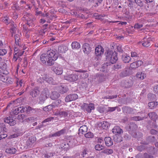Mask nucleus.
<instances>
[{
  "label": "nucleus",
  "mask_w": 158,
  "mask_h": 158,
  "mask_svg": "<svg viewBox=\"0 0 158 158\" xmlns=\"http://www.w3.org/2000/svg\"><path fill=\"white\" fill-rule=\"evenodd\" d=\"M106 59L112 64L115 63L118 60L117 54L116 52H113L112 51H108L106 53Z\"/></svg>",
  "instance_id": "1"
},
{
  "label": "nucleus",
  "mask_w": 158,
  "mask_h": 158,
  "mask_svg": "<svg viewBox=\"0 0 158 158\" xmlns=\"http://www.w3.org/2000/svg\"><path fill=\"white\" fill-rule=\"evenodd\" d=\"M47 55L49 58V62L50 65H53L54 61L56 60L58 58V56L55 51L53 50H49L47 52Z\"/></svg>",
  "instance_id": "2"
},
{
  "label": "nucleus",
  "mask_w": 158,
  "mask_h": 158,
  "mask_svg": "<svg viewBox=\"0 0 158 158\" xmlns=\"http://www.w3.org/2000/svg\"><path fill=\"white\" fill-rule=\"evenodd\" d=\"M23 19L27 21V24L29 26L33 27L34 26L35 19L31 14L28 13L24 15Z\"/></svg>",
  "instance_id": "3"
},
{
  "label": "nucleus",
  "mask_w": 158,
  "mask_h": 158,
  "mask_svg": "<svg viewBox=\"0 0 158 158\" xmlns=\"http://www.w3.org/2000/svg\"><path fill=\"white\" fill-rule=\"evenodd\" d=\"M8 74L0 73V81L7 83L12 84L14 81L13 79L8 77L7 75Z\"/></svg>",
  "instance_id": "4"
},
{
  "label": "nucleus",
  "mask_w": 158,
  "mask_h": 158,
  "mask_svg": "<svg viewBox=\"0 0 158 158\" xmlns=\"http://www.w3.org/2000/svg\"><path fill=\"white\" fill-rule=\"evenodd\" d=\"M78 75L76 73H72L66 75L64 76V78L70 82H74L77 80L78 78Z\"/></svg>",
  "instance_id": "5"
},
{
  "label": "nucleus",
  "mask_w": 158,
  "mask_h": 158,
  "mask_svg": "<svg viewBox=\"0 0 158 158\" xmlns=\"http://www.w3.org/2000/svg\"><path fill=\"white\" fill-rule=\"evenodd\" d=\"M38 81L40 83H42L44 82V81H45L49 84H55L53 78L52 77H49L46 74L42 75V77H40Z\"/></svg>",
  "instance_id": "6"
},
{
  "label": "nucleus",
  "mask_w": 158,
  "mask_h": 158,
  "mask_svg": "<svg viewBox=\"0 0 158 158\" xmlns=\"http://www.w3.org/2000/svg\"><path fill=\"white\" fill-rule=\"evenodd\" d=\"M78 98V96L76 94H69L67 96L65 99L66 102H69L72 101L76 100Z\"/></svg>",
  "instance_id": "7"
},
{
  "label": "nucleus",
  "mask_w": 158,
  "mask_h": 158,
  "mask_svg": "<svg viewBox=\"0 0 158 158\" xmlns=\"http://www.w3.org/2000/svg\"><path fill=\"white\" fill-rule=\"evenodd\" d=\"M40 60L43 64H46L47 63V65L51 66L52 65H50L49 62V58L46 53L42 54L40 57Z\"/></svg>",
  "instance_id": "8"
},
{
  "label": "nucleus",
  "mask_w": 158,
  "mask_h": 158,
  "mask_svg": "<svg viewBox=\"0 0 158 158\" xmlns=\"http://www.w3.org/2000/svg\"><path fill=\"white\" fill-rule=\"evenodd\" d=\"M0 64L1 65L0 68V73H8V72L7 70L6 64L4 62H0Z\"/></svg>",
  "instance_id": "9"
},
{
  "label": "nucleus",
  "mask_w": 158,
  "mask_h": 158,
  "mask_svg": "<svg viewBox=\"0 0 158 158\" xmlns=\"http://www.w3.org/2000/svg\"><path fill=\"white\" fill-rule=\"evenodd\" d=\"M104 50L101 46H98L95 49V54L97 56H100L103 54Z\"/></svg>",
  "instance_id": "10"
},
{
  "label": "nucleus",
  "mask_w": 158,
  "mask_h": 158,
  "mask_svg": "<svg viewBox=\"0 0 158 158\" xmlns=\"http://www.w3.org/2000/svg\"><path fill=\"white\" fill-rule=\"evenodd\" d=\"M83 107L88 112H91V110L94 109V105L93 103H84Z\"/></svg>",
  "instance_id": "11"
},
{
  "label": "nucleus",
  "mask_w": 158,
  "mask_h": 158,
  "mask_svg": "<svg viewBox=\"0 0 158 158\" xmlns=\"http://www.w3.org/2000/svg\"><path fill=\"white\" fill-rule=\"evenodd\" d=\"M143 63V62L142 61L138 60L131 63L130 64V67L132 69L136 68L140 66Z\"/></svg>",
  "instance_id": "12"
},
{
  "label": "nucleus",
  "mask_w": 158,
  "mask_h": 158,
  "mask_svg": "<svg viewBox=\"0 0 158 158\" xmlns=\"http://www.w3.org/2000/svg\"><path fill=\"white\" fill-rule=\"evenodd\" d=\"M4 121L10 126H13L15 124V121L14 120L12 117H7L5 118L4 119Z\"/></svg>",
  "instance_id": "13"
},
{
  "label": "nucleus",
  "mask_w": 158,
  "mask_h": 158,
  "mask_svg": "<svg viewBox=\"0 0 158 158\" xmlns=\"http://www.w3.org/2000/svg\"><path fill=\"white\" fill-rule=\"evenodd\" d=\"M83 50L84 52L88 54L91 51V48L89 45L87 43H85L83 45Z\"/></svg>",
  "instance_id": "14"
},
{
  "label": "nucleus",
  "mask_w": 158,
  "mask_h": 158,
  "mask_svg": "<svg viewBox=\"0 0 158 158\" xmlns=\"http://www.w3.org/2000/svg\"><path fill=\"white\" fill-rule=\"evenodd\" d=\"M40 92L38 87H35L32 90L31 92V95L33 97H36L40 94Z\"/></svg>",
  "instance_id": "15"
},
{
  "label": "nucleus",
  "mask_w": 158,
  "mask_h": 158,
  "mask_svg": "<svg viewBox=\"0 0 158 158\" xmlns=\"http://www.w3.org/2000/svg\"><path fill=\"white\" fill-rule=\"evenodd\" d=\"M151 39L150 38L148 39L145 38L144 40L141 42L142 45L144 47H148L151 45L150 42Z\"/></svg>",
  "instance_id": "16"
},
{
  "label": "nucleus",
  "mask_w": 158,
  "mask_h": 158,
  "mask_svg": "<svg viewBox=\"0 0 158 158\" xmlns=\"http://www.w3.org/2000/svg\"><path fill=\"white\" fill-rule=\"evenodd\" d=\"M112 132L115 134H121L123 133V131L122 129L118 126H116L114 127L112 130Z\"/></svg>",
  "instance_id": "17"
},
{
  "label": "nucleus",
  "mask_w": 158,
  "mask_h": 158,
  "mask_svg": "<svg viewBox=\"0 0 158 158\" xmlns=\"http://www.w3.org/2000/svg\"><path fill=\"white\" fill-rule=\"evenodd\" d=\"M52 70L57 74L60 75L63 73V70L61 66H59L58 67L54 68V67L52 68Z\"/></svg>",
  "instance_id": "18"
},
{
  "label": "nucleus",
  "mask_w": 158,
  "mask_h": 158,
  "mask_svg": "<svg viewBox=\"0 0 158 158\" xmlns=\"http://www.w3.org/2000/svg\"><path fill=\"white\" fill-rule=\"evenodd\" d=\"M105 144L107 146L109 147L112 145L113 142L111 139L110 137H106L104 139Z\"/></svg>",
  "instance_id": "19"
},
{
  "label": "nucleus",
  "mask_w": 158,
  "mask_h": 158,
  "mask_svg": "<svg viewBox=\"0 0 158 158\" xmlns=\"http://www.w3.org/2000/svg\"><path fill=\"white\" fill-rule=\"evenodd\" d=\"M36 141L35 138L34 137H31L27 142V145L29 147L31 146Z\"/></svg>",
  "instance_id": "20"
},
{
  "label": "nucleus",
  "mask_w": 158,
  "mask_h": 158,
  "mask_svg": "<svg viewBox=\"0 0 158 158\" xmlns=\"http://www.w3.org/2000/svg\"><path fill=\"white\" fill-rule=\"evenodd\" d=\"M131 59L130 57L127 54L123 55L122 56V60L125 63H129Z\"/></svg>",
  "instance_id": "21"
},
{
  "label": "nucleus",
  "mask_w": 158,
  "mask_h": 158,
  "mask_svg": "<svg viewBox=\"0 0 158 158\" xmlns=\"http://www.w3.org/2000/svg\"><path fill=\"white\" fill-rule=\"evenodd\" d=\"M137 77L140 80H143L146 77V74L142 72H138L136 74Z\"/></svg>",
  "instance_id": "22"
},
{
  "label": "nucleus",
  "mask_w": 158,
  "mask_h": 158,
  "mask_svg": "<svg viewBox=\"0 0 158 158\" xmlns=\"http://www.w3.org/2000/svg\"><path fill=\"white\" fill-rule=\"evenodd\" d=\"M123 112L125 114H131L132 113L133 109L128 107H124L122 108Z\"/></svg>",
  "instance_id": "23"
},
{
  "label": "nucleus",
  "mask_w": 158,
  "mask_h": 158,
  "mask_svg": "<svg viewBox=\"0 0 158 158\" xmlns=\"http://www.w3.org/2000/svg\"><path fill=\"white\" fill-rule=\"evenodd\" d=\"M60 94L56 91H53L50 96V98L52 100H55L59 97Z\"/></svg>",
  "instance_id": "24"
},
{
  "label": "nucleus",
  "mask_w": 158,
  "mask_h": 158,
  "mask_svg": "<svg viewBox=\"0 0 158 158\" xmlns=\"http://www.w3.org/2000/svg\"><path fill=\"white\" fill-rule=\"evenodd\" d=\"M61 101L60 99H58L52 103V105L54 108H55L61 106Z\"/></svg>",
  "instance_id": "25"
},
{
  "label": "nucleus",
  "mask_w": 158,
  "mask_h": 158,
  "mask_svg": "<svg viewBox=\"0 0 158 158\" xmlns=\"http://www.w3.org/2000/svg\"><path fill=\"white\" fill-rule=\"evenodd\" d=\"M71 46L73 49H78L80 48L81 46L80 44L76 41L73 42Z\"/></svg>",
  "instance_id": "26"
},
{
  "label": "nucleus",
  "mask_w": 158,
  "mask_h": 158,
  "mask_svg": "<svg viewBox=\"0 0 158 158\" xmlns=\"http://www.w3.org/2000/svg\"><path fill=\"white\" fill-rule=\"evenodd\" d=\"M68 89L66 86L61 85L59 87V90L60 92L63 94L67 92Z\"/></svg>",
  "instance_id": "27"
},
{
  "label": "nucleus",
  "mask_w": 158,
  "mask_h": 158,
  "mask_svg": "<svg viewBox=\"0 0 158 158\" xmlns=\"http://www.w3.org/2000/svg\"><path fill=\"white\" fill-rule=\"evenodd\" d=\"M58 49L59 52L64 53L68 50V48L66 46L62 45L59 46Z\"/></svg>",
  "instance_id": "28"
},
{
  "label": "nucleus",
  "mask_w": 158,
  "mask_h": 158,
  "mask_svg": "<svg viewBox=\"0 0 158 158\" xmlns=\"http://www.w3.org/2000/svg\"><path fill=\"white\" fill-rule=\"evenodd\" d=\"M157 102H150L148 103V106L150 109H153L155 108L157 106Z\"/></svg>",
  "instance_id": "29"
},
{
  "label": "nucleus",
  "mask_w": 158,
  "mask_h": 158,
  "mask_svg": "<svg viewBox=\"0 0 158 158\" xmlns=\"http://www.w3.org/2000/svg\"><path fill=\"white\" fill-rule=\"evenodd\" d=\"M16 149L13 148H9L6 149L5 152L7 153L14 154L16 152Z\"/></svg>",
  "instance_id": "30"
},
{
  "label": "nucleus",
  "mask_w": 158,
  "mask_h": 158,
  "mask_svg": "<svg viewBox=\"0 0 158 158\" xmlns=\"http://www.w3.org/2000/svg\"><path fill=\"white\" fill-rule=\"evenodd\" d=\"M87 130V127L85 125L81 127L79 129V132L81 133L82 134H83L85 132H86Z\"/></svg>",
  "instance_id": "31"
},
{
  "label": "nucleus",
  "mask_w": 158,
  "mask_h": 158,
  "mask_svg": "<svg viewBox=\"0 0 158 158\" xmlns=\"http://www.w3.org/2000/svg\"><path fill=\"white\" fill-rule=\"evenodd\" d=\"M149 117L153 120H156L157 118V116L155 112H151L148 114Z\"/></svg>",
  "instance_id": "32"
},
{
  "label": "nucleus",
  "mask_w": 158,
  "mask_h": 158,
  "mask_svg": "<svg viewBox=\"0 0 158 158\" xmlns=\"http://www.w3.org/2000/svg\"><path fill=\"white\" fill-rule=\"evenodd\" d=\"M65 132V130L64 129H63L60 131L56 132V133L53 134L52 136H59L63 134Z\"/></svg>",
  "instance_id": "33"
},
{
  "label": "nucleus",
  "mask_w": 158,
  "mask_h": 158,
  "mask_svg": "<svg viewBox=\"0 0 158 158\" xmlns=\"http://www.w3.org/2000/svg\"><path fill=\"white\" fill-rule=\"evenodd\" d=\"M54 154L52 152H46L44 154V158H52Z\"/></svg>",
  "instance_id": "34"
},
{
  "label": "nucleus",
  "mask_w": 158,
  "mask_h": 158,
  "mask_svg": "<svg viewBox=\"0 0 158 158\" xmlns=\"http://www.w3.org/2000/svg\"><path fill=\"white\" fill-rule=\"evenodd\" d=\"M48 98L46 97L44 95L41 94L39 98L40 102L41 104L44 102V101L47 98Z\"/></svg>",
  "instance_id": "35"
},
{
  "label": "nucleus",
  "mask_w": 158,
  "mask_h": 158,
  "mask_svg": "<svg viewBox=\"0 0 158 158\" xmlns=\"http://www.w3.org/2000/svg\"><path fill=\"white\" fill-rule=\"evenodd\" d=\"M131 56L132 58H133L134 60H137L139 57L138 55L136 53L132 52H131Z\"/></svg>",
  "instance_id": "36"
},
{
  "label": "nucleus",
  "mask_w": 158,
  "mask_h": 158,
  "mask_svg": "<svg viewBox=\"0 0 158 158\" xmlns=\"http://www.w3.org/2000/svg\"><path fill=\"white\" fill-rule=\"evenodd\" d=\"M54 108L52 104L48 105L43 108V110L46 111H49Z\"/></svg>",
  "instance_id": "37"
},
{
  "label": "nucleus",
  "mask_w": 158,
  "mask_h": 158,
  "mask_svg": "<svg viewBox=\"0 0 158 158\" xmlns=\"http://www.w3.org/2000/svg\"><path fill=\"white\" fill-rule=\"evenodd\" d=\"M101 127L103 129H106L108 128L109 123L103 121L101 123Z\"/></svg>",
  "instance_id": "38"
},
{
  "label": "nucleus",
  "mask_w": 158,
  "mask_h": 158,
  "mask_svg": "<svg viewBox=\"0 0 158 158\" xmlns=\"http://www.w3.org/2000/svg\"><path fill=\"white\" fill-rule=\"evenodd\" d=\"M42 94L47 98L49 97L50 95L49 90L47 89H44Z\"/></svg>",
  "instance_id": "39"
},
{
  "label": "nucleus",
  "mask_w": 158,
  "mask_h": 158,
  "mask_svg": "<svg viewBox=\"0 0 158 158\" xmlns=\"http://www.w3.org/2000/svg\"><path fill=\"white\" fill-rule=\"evenodd\" d=\"M26 108L25 107L20 106L16 108V110H17V111H19V113L20 112L23 113L25 112V110H26Z\"/></svg>",
  "instance_id": "40"
},
{
  "label": "nucleus",
  "mask_w": 158,
  "mask_h": 158,
  "mask_svg": "<svg viewBox=\"0 0 158 158\" xmlns=\"http://www.w3.org/2000/svg\"><path fill=\"white\" fill-rule=\"evenodd\" d=\"M26 110H25V112L27 114H29L31 112H33L35 110L34 109L32 108L31 107L29 106H26Z\"/></svg>",
  "instance_id": "41"
},
{
  "label": "nucleus",
  "mask_w": 158,
  "mask_h": 158,
  "mask_svg": "<svg viewBox=\"0 0 158 158\" xmlns=\"http://www.w3.org/2000/svg\"><path fill=\"white\" fill-rule=\"evenodd\" d=\"M113 152V150L111 149H106L103 151V152L107 155L112 154Z\"/></svg>",
  "instance_id": "42"
},
{
  "label": "nucleus",
  "mask_w": 158,
  "mask_h": 158,
  "mask_svg": "<svg viewBox=\"0 0 158 158\" xmlns=\"http://www.w3.org/2000/svg\"><path fill=\"white\" fill-rule=\"evenodd\" d=\"M128 75V72L127 70L123 71L122 72L120 75L121 77H125L127 76Z\"/></svg>",
  "instance_id": "43"
},
{
  "label": "nucleus",
  "mask_w": 158,
  "mask_h": 158,
  "mask_svg": "<svg viewBox=\"0 0 158 158\" xmlns=\"http://www.w3.org/2000/svg\"><path fill=\"white\" fill-rule=\"evenodd\" d=\"M75 71L77 72L83 73V75L84 76L83 77H86L88 76L87 74V73H85L86 72V71L80 69L79 70H76Z\"/></svg>",
  "instance_id": "44"
},
{
  "label": "nucleus",
  "mask_w": 158,
  "mask_h": 158,
  "mask_svg": "<svg viewBox=\"0 0 158 158\" xmlns=\"http://www.w3.org/2000/svg\"><path fill=\"white\" fill-rule=\"evenodd\" d=\"M103 0H97V2L95 3V6H98L102 5Z\"/></svg>",
  "instance_id": "45"
},
{
  "label": "nucleus",
  "mask_w": 158,
  "mask_h": 158,
  "mask_svg": "<svg viewBox=\"0 0 158 158\" xmlns=\"http://www.w3.org/2000/svg\"><path fill=\"white\" fill-rule=\"evenodd\" d=\"M144 118V117H142L140 116H135L133 117L132 119L134 120L138 121L143 120Z\"/></svg>",
  "instance_id": "46"
},
{
  "label": "nucleus",
  "mask_w": 158,
  "mask_h": 158,
  "mask_svg": "<svg viewBox=\"0 0 158 158\" xmlns=\"http://www.w3.org/2000/svg\"><path fill=\"white\" fill-rule=\"evenodd\" d=\"M6 129L5 127V125L2 123L0 124V133L2 131H6Z\"/></svg>",
  "instance_id": "47"
},
{
  "label": "nucleus",
  "mask_w": 158,
  "mask_h": 158,
  "mask_svg": "<svg viewBox=\"0 0 158 158\" xmlns=\"http://www.w3.org/2000/svg\"><path fill=\"white\" fill-rule=\"evenodd\" d=\"M85 136L87 138H92L93 136V134L91 132H88L87 133L85 134Z\"/></svg>",
  "instance_id": "48"
},
{
  "label": "nucleus",
  "mask_w": 158,
  "mask_h": 158,
  "mask_svg": "<svg viewBox=\"0 0 158 158\" xmlns=\"http://www.w3.org/2000/svg\"><path fill=\"white\" fill-rule=\"evenodd\" d=\"M58 114L61 117H66L68 115L67 112L64 111L59 112Z\"/></svg>",
  "instance_id": "49"
},
{
  "label": "nucleus",
  "mask_w": 158,
  "mask_h": 158,
  "mask_svg": "<svg viewBox=\"0 0 158 158\" xmlns=\"http://www.w3.org/2000/svg\"><path fill=\"white\" fill-rule=\"evenodd\" d=\"M95 148L96 150L99 151L102 149L103 147L101 145L97 144L95 146Z\"/></svg>",
  "instance_id": "50"
},
{
  "label": "nucleus",
  "mask_w": 158,
  "mask_h": 158,
  "mask_svg": "<svg viewBox=\"0 0 158 158\" xmlns=\"http://www.w3.org/2000/svg\"><path fill=\"white\" fill-rule=\"evenodd\" d=\"M135 2L140 6H143V3L140 0H135Z\"/></svg>",
  "instance_id": "51"
},
{
  "label": "nucleus",
  "mask_w": 158,
  "mask_h": 158,
  "mask_svg": "<svg viewBox=\"0 0 158 158\" xmlns=\"http://www.w3.org/2000/svg\"><path fill=\"white\" fill-rule=\"evenodd\" d=\"M7 53V51L5 49H0V56H3Z\"/></svg>",
  "instance_id": "52"
},
{
  "label": "nucleus",
  "mask_w": 158,
  "mask_h": 158,
  "mask_svg": "<svg viewBox=\"0 0 158 158\" xmlns=\"http://www.w3.org/2000/svg\"><path fill=\"white\" fill-rule=\"evenodd\" d=\"M143 27L142 24H139L138 23H136L135 24L134 26V28L135 29L140 28Z\"/></svg>",
  "instance_id": "53"
},
{
  "label": "nucleus",
  "mask_w": 158,
  "mask_h": 158,
  "mask_svg": "<svg viewBox=\"0 0 158 158\" xmlns=\"http://www.w3.org/2000/svg\"><path fill=\"white\" fill-rule=\"evenodd\" d=\"M54 119V117H51L48 118H47V119L44 120L43 121L42 123H44L48 122L49 121H51L52 120Z\"/></svg>",
  "instance_id": "54"
},
{
  "label": "nucleus",
  "mask_w": 158,
  "mask_h": 158,
  "mask_svg": "<svg viewBox=\"0 0 158 158\" xmlns=\"http://www.w3.org/2000/svg\"><path fill=\"white\" fill-rule=\"evenodd\" d=\"M11 30L12 31V32L15 33L16 29L15 26L14 24H12L10 27Z\"/></svg>",
  "instance_id": "55"
},
{
  "label": "nucleus",
  "mask_w": 158,
  "mask_h": 158,
  "mask_svg": "<svg viewBox=\"0 0 158 158\" xmlns=\"http://www.w3.org/2000/svg\"><path fill=\"white\" fill-rule=\"evenodd\" d=\"M23 32L24 34H25V35L27 37H29V33L30 32V31L29 30L26 29H24L23 30Z\"/></svg>",
  "instance_id": "56"
},
{
  "label": "nucleus",
  "mask_w": 158,
  "mask_h": 158,
  "mask_svg": "<svg viewBox=\"0 0 158 158\" xmlns=\"http://www.w3.org/2000/svg\"><path fill=\"white\" fill-rule=\"evenodd\" d=\"M18 55L17 54V53H15L13 57V60L15 61H16L18 58Z\"/></svg>",
  "instance_id": "57"
},
{
  "label": "nucleus",
  "mask_w": 158,
  "mask_h": 158,
  "mask_svg": "<svg viewBox=\"0 0 158 158\" xmlns=\"http://www.w3.org/2000/svg\"><path fill=\"white\" fill-rule=\"evenodd\" d=\"M24 116L23 114L19 115L17 116V118L20 120H23L24 118Z\"/></svg>",
  "instance_id": "58"
},
{
  "label": "nucleus",
  "mask_w": 158,
  "mask_h": 158,
  "mask_svg": "<svg viewBox=\"0 0 158 158\" xmlns=\"http://www.w3.org/2000/svg\"><path fill=\"white\" fill-rule=\"evenodd\" d=\"M153 91L155 93L158 94V85L154 87Z\"/></svg>",
  "instance_id": "59"
},
{
  "label": "nucleus",
  "mask_w": 158,
  "mask_h": 158,
  "mask_svg": "<svg viewBox=\"0 0 158 158\" xmlns=\"http://www.w3.org/2000/svg\"><path fill=\"white\" fill-rule=\"evenodd\" d=\"M144 158H153V156L150 155H149L147 153H145L144 155Z\"/></svg>",
  "instance_id": "60"
},
{
  "label": "nucleus",
  "mask_w": 158,
  "mask_h": 158,
  "mask_svg": "<svg viewBox=\"0 0 158 158\" xmlns=\"http://www.w3.org/2000/svg\"><path fill=\"white\" fill-rule=\"evenodd\" d=\"M62 148H64V149H67L69 147V144H68V143L66 144L65 143H63L62 144Z\"/></svg>",
  "instance_id": "61"
},
{
  "label": "nucleus",
  "mask_w": 158,
  "mask_h": 158,
  "mask_svg": "<svg viewBox=\"0 0 158 158\" xmlns=\"http://www.w3.org/2000/svg\"><path fill=\"white\" fill-rule=\"evenodd\" d=\"M132 86V84L131 83H129V82H126L125 86V87L126 88H128L131 87Z\"/></svg>",
  "instance_id": "62"
},
{
  "label": "nucleus",
  "mask_w": 158,
  "mask_h": 158,
  "mask_svg": "<svg viewBox=\"0 0 158 158\" xmlns=\"http://www.w3.org/2000/svg\"><path fill=\"white\" fill-rule=\"evenodd\" d=\"M24 52V51H22L21 52H20V51L19 50V51H18L17 53V54L18 55V56H22V55L23 54Z\"/></svg>",
  "instance_id": "63"
},
{
  "label": "nucleus",
  "mask_w": 158,
  "mask_h": 158,
  "mask_svg": "<svg viewBox=\"0 0 158 158\" xmlns=\"http://www.w3.org/2000/svg\"><path fill=\"white\" fill-rule=\"evenodd\" d=\"M114 69H118L121 68V65L120 64H116L114 65Z\"/></svg>",
  "instance_id": "64"
}]
</instances>
